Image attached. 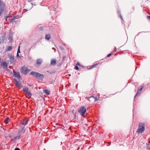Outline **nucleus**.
Segmentation results:
<instances>
[{
    "label": "nucleus",
    "instance_id": "f257e3e1",
    "mask_svg": "<svg viewBox=\"0 0 150 150\" xmlns=\"http://www.w3.org/2000/svg\"><path fill=\"white\" fill-rule=\"evenodd\" d=\"M145 124L144 122H140L139 124L137 132L138 133H142L145 130Z\"/></svg>",
    "mask_w": 150,
    "mask_h": 150
},
{
    "label": "nucleus",
    "instance_id": "f03ea898",
    "mask_svg": "<svg viewBox=\"0 0 150 150\" xmlns=\"http://www.w3.org/2000/svg\"><path fill=\"white\" fill-rule=\"evenodd\" d=\"M5 3L0 0V16L1 15V13L5 10Z\"/></svg>",
    "mask_w": 150,
    "mask_h": 150
},
{
    "label": "nucleus",
    "instance_id": "7ed1b4c3",
    "mask_svg": "<svg viewBox=\"0 0 150 150\" xmlns=\"http://www.w3.org/2000/svg\"><path fill=\"white\" fill-rule=\"evenodd\" d=\"M86 111V108L84 106H81L79 109L78 112L83 117H85V116L84 115Z\"/></svg>",
    "mask_w": 150,
    "mask_h": 150
},
{
    "label": "nucleus",
    "instance_id": "20e7f679",
    "mask_svg": "<svg viewBox=\"0 0 150 150\" xmlns=\"http://www.w3.org/2000/svg\"><path fill=\"white\" fill-rule=\"evenodd\" d=\"M23 91L26 95L31 97L32 95V93L31 92V91L27 87H25L23 88Z\"/></svg>",
    "mask_w": 150,
    "mask_h": 150
},
{
    "label": "nucleus",
    "instance_id": "39448f33",
    "mask_svg": "<svg viewBox=\"0 0 150 150\" xmlns=\"http://www.w3.org/2000/svg\"><path fill=\"white\" fill-rule=\"evenodd\" d=\"M21 73L24 74H28L30 71L27 67L25 66H23L21 69Z\"/></svg>",
    "mask_w": 150,
    "mask_h": 150
},
{
    "label": "nucleus",
    "instance_id": "423d86ee",
    "mask_svg": "<svg viewBox=\"0 0 150 150\" xmlns=\"http://www.w3.org/2000/svg\"><path fill=\"white\" fill-rule=\"evenodd\" d=\"M25 131V127H23L20 129L18 132V134H19L17 136L15 137L14 138L15 139H19L21 138L20 136L22 134H23Z\"/></svg>",
    "mask_w": 150,
    "mask_h": 150
},
{
    "label": "nucleus",
    "instance_id": "0eeeda50",
    "mask_svg": "<svg viewBox=\"0 0 150 150\" xmlns=\"http://www.w3.org/2000/svg\"><path fill=\"white\" fill-rule=\"evenodd\" d=\"M14 81H15L16 85L18 88H20L22 87L21 85V83L19 81H17L15 79H14Z\"/></svg>",
    "mask_w": 150,
    "mask_h": 150
},
{
    "label": "nucleus",
    "instance_id": "6e6552de",
    "mask_svg": "<svg viewBox=\"0 0 150 150\" xmlns=\"http://www.w3.org/2000/svg\"><path fill=\"white\" fill-rule=\"evenodd\" d=\"M30 74L34 76V77H36L37 76V75H39V73L38 72H36L35 71H31L30 73Z\"/></svg>",
    "mask_w": 150,
    "mask_h": 150
},
{
    "label": "nucleus",
    "instance_id": "1a4fd4ad",
    "mask_svg": "<svg viewBox=\"0 0 150 150\" xmlns=\"http://www.w3.org/2000/svg\"><path fill=\"white\" fill-rule=\"evenodd\" d=\"M10 59H11L10 60V63H13L14 62V57L12 56V55H10Z\"/></svg>",
    "mask_w": 150,
    "mask_h": 150
},
{
    "label": "nucleus",
    "instance_id": "9d476101",
    "mask_svg": "<svg viewBox=\"0 0 150 150\" xmlns=\"http://www.w3.org/2000/svg\"><path fill=\"white\" fill-rule=\"evenodd\" d=\"M36 77L39 79H42L44 77L43 75L42 74L39 73V75H38Z\"/></svg>",
    "mask_w": 150,
    "mask_h": 150
},
{
    "label": "nucleus",
    "instance_id": "9b49d317",
    "mask_svg": "<svg viewBox=\"0 0 150 150\" xmlns=\"http://www.w3.org/2000/svg\"><path fill=\"white\" fill-rule=\"evenodd\" d=\"M14 76L18 78H20V75L19 72H15L14 73Z\"/></svg>",
    "mask_w": 150,
    "mask_h": 150
},
{
    "label": "nucleus",
    "instance_id": "f8f14e48",
    "mask_svg": "<svg viewBox=\"0 0 150 150\" xmlns=\"http://www.w3.org/2000/svg\"><path fill=\"white\" fill-rule=\"evenodd\" d=\"M56 63V60L54 59H52L51 62V64L52 65H54Z\"/></svg>",
    "mask_w": 150,
    "mask_h": 150
},
{
    "label": "nucleus",
    "instance_id": "ddd939ff",
    "mask_svg": "<svg viewBox=\"0 0 150 150\" xmlns=\"http://www.w3.org/2000/svg\"><path fill=\"white\" fill-rule=\"evenodd\" d=\"M42 62V59H38L36 60V63L38 64H41Z\"/></svg>",
    "mask_w": 150,
    "mask_h": 150
},
{
    "label": "nucleus",
    "instance_id": "4468645a",
    "mask_svg": "<svg viewBox=\"0 0 150 150\" xmlns=\"http://www.w3.org/2000/svg\"><path fill=\"white\" fill-rule=\"evenodd\" d=\"M28 121V120L27 119H24L23 120L22 122H21V123L23 125H25L27 124Z\"/></svg>",
    "mask_w": 150,
    "mask_h": 150
},
{
    "label": "nucleus",
    "instance_id": "2eb2a0df",
    "mask_svg": "<svg viewBox=\"0 0 150 150\" xmlns=\"http://www.w3.org/2000/svg\"><path fill=\"white\" fill-rule=\"evenodd\" d=\"M50 38V35L49 34H46L45 36V39L47 40H49Z\"/></svg>",
    "mask_w": 150,
    "mask_h": 150
},
{
    "label": "nucleus",
    "instance_id": "dca6fc26",
    "mask_svg": "<svg viewBox=\"0 0 150 150\" xmlns=\"http://www.w3.org/2000/svg\"><path fill=\"white\" fill-rule=\"evenodd\" d=\"M12 47L11 46H8L7 47L5 51L6 52L12 50Z\"/></svg>",
    "mask_w": 150,
    "mask_h": 150
},
{
    "label": "nucleus",
    "instance_id": "f3484780",
    "mask_svg": "<svg viewBox=\"0 0 150 150\" xmlns=\"http://www.w3.org/2000/svg\"><path fill=\"white\" fill-rule=\"evenodd\" d=\"M19 18V16H14L13 17V18L11 20V22H13V21H14V20L15 19H16Z\"/></svg>",
    "mask_w": 150,
    "mask_h": 150
},
{
    "label": "nucleus",
    "instance_id": "a211bd4d",
    "mask_svg": "<svg viewBox=\"0 0 150 150\" xmlns=\"http://www.w3.org/2000/svg\"><path fill=\"white\" fill-rule=\"evenodd\" d=\"M2 64L1 65V66H4L6 67H7L8 65L7 63L5 62H2Z\"/></svg>",
    "mask_w": 150,
    "mask_h": 150
},
{
    "label": "nucleus",
    "instance_id": "6ab92c4d",
    "mask_svg": "<svg viewBox=\"0 0 150 150\" xmlns=\"http://www.w3.org/2000/svg\"><path fill=\"white\" fill-rule=\"evenodd\" d=\"M143 89V87H142L141 88H140L138 91L137 92V94L136 95H135V96H134V99L135 98V97H136V96H137L138 94L139 93V92H140Z\"/></svg>",
    "mask_w": 150,
    "mask_h": 150
},
{
    "label": "nucleus",
    "instance_id": "aec40b11",
    "mask_svg": "<svg viewBox=\"0 0 150 150\" xmlns=\"http://www.w3.org/2000/svg\"><path fill=\"white\" fill-rule=\"evenodd\" d=\"M45 93L47 95H49L50 93V92L47 89H45L44 90Z\"/></svg>",
    "mask_w": 150,
    "mask_h": 150
},
{
    "label": "nucleus",
    "instance_id": "412c9836",
    "mask_svg": "<svg viewBox=\"0 0 150 150\" xmlns=\"http://www.w3.org/2000/svg\"><path fill=\"white\" fill-rule=\"evenodd\" d=\"M47 72H48L49 74H52L53 73H54L55 72V71L54 70L53 71H47Z\"/></svg>",
    "mask_w": 150,
    "mask_h": 150
},
{
    "label": "nucleus",
    "instance_id": "4be33fe9",
    "mask_svg": "<svg viewBox=\"0 0 150 150\" xmlns=\"http://www.w3.org/2000/svg\"><path fill=\"white\" fill-rule=\"evenodd\" d=\"M4 42V40L3 38L2 37H0V44L3 43Z\"/></svg>",
    "mask_w": 150,
    "mask_h": 150
},
{
    "label": "nucleus",
    "instance_id": "5701e85b",
    "mask_svg": "<svg viewBox=\"0 0 150 150\" xmlns=\"http://www.w3.org/2000/svg\"><path fill=\"white\" fill-rule=\"evenodd\" d=\"M92 97H93V98H94L95 99V101H97L98 100V99L97 97L95 98L93 96H91V97H89L88 98H92Z\"/></svg>",
    "mask_w": 150,
    "mask_h": 150
},
{
    "label": "nucleus",
    "instance_id": "b1692460",
    "mask_svg": "<svg viewBox=\"0 0 150 150\" xmlns=\"http://www.w3.org/2000/svg\"><path fill=\"white\" fill-rule=\"evenodd\" d=\"M9 120V118L7 117L6 118V120H5V122L6 124H7L8 123V121Z\"/></svg>",
    "mask_w": 150,
    "mask_h": 150
},
{
    "label": "nucleus",
    "instance_id": "393cba45",
    "mask_svg": "<svg viewBox=\"0 0 150 150\" xmlns=\"http://www.w3.org/2000/svg\"><path fill=\"white\" fill-rule=\"evenodd\" d=\"M119 13L120 14V18L121 19L122 21H124V20H123V18H122V15H121V13H120V11H119Z\"/></svg>",
    "mask_w": 150,
    "mask_h": 150
},
{
    "label": "nucleus",
    "instance_id": "a878e982",
    "mask_svg": "<svg viewBox=\"0 0 150 150\" xmlns=\"http://www.w3.org/2000/svg\"><path fill=\"white\" fill-rule=\"evenodd\" d=\"M20 46H19L18 47V50L17 51V53L18 54V53H20Z\"/></svg>",
    "mask_w": 150,
    "mask_h": 150
},
{
    "label": "nucleus",
    "instance_id": "bb28decb",
    "mask_svg": "<svg viewBox=\"0 0 150 150\" xmlns=\"http://www.w3.org/2000/svg\"><path fill=\"white\" fill-rule=\"evenodd\" d=\"M112 55V54L111 53H110L108 54L107 56V57H108L111 56Z\"/></svg>",
    "mask_w": 150,
    "mask_h": 150
},
{
    "label": "nucleus",
    "instance_id": "cd10ccee",
    "mask_svg": "<svg viewBox=\"0 0 150 150\" xmlns=\"http://www.w3.org/2000/svg\"><path fill=\"white\" fill-rule=\"evenodd\" d=\"M75 69L77 70H78L79 69V67L77 66H76L75 67Z\"/></svg>",
    "mask_w": 150,
    "mask_h": 150
},
{
    "label": "nucleus",
    "instance_id": "c85d7f7f",
    "mask_svg": "<svg viewBox=\"0 0 150 150\" xmlns=\"http://www.w3.org/2000/svg\"><path fill=\"white\" fill-rule=\"evenodd\" d=\"M15 150H20V149L18 148H16L15 149Z\"/></svg>",
    "mask_w": 150,
    "mask_h": 150
},
{
    "label": "nucleus",
    "instance_id": "c756f323",
    "mask_svg": "<svg viewBox=\"0 0 150 150\" xmlns=\"http://www.w3.org/2000/svg\"><path fill=\"white\" fill-rule=\"evenodd\" d=\"M117 49L115 47V48L114 49V50H113V52L114 51L115 52L116 51Z\"/></svg>",
    "mask_w": 150,
    "mask_h": 150
},
{
    "label": "nucleus",
    "instance_id": "7c9ffc66",
    "mask_svg": "<svg viewBox=\"0 0 150 150\" xmlns=\"http://www.w3.org/2000/svg\"><path fill=\"white\" fill-rule=\"evenodd\" d=\"M96 65H93L92 67H91V69L92 68H93L94 67L96 66Z\"/></svg>",
    "mask_w": 150,
    "mask_h": 150
},
{
    "label": "nucleus",
    "instance_id": "2f4dec72",
    "mask_svg": "<svg viewBox=\"0 0 150 150\" xmlns=\"http://www.w3.org/2000/svg\"><path fill=\"white\" fill-rule=\"evenodd\" d=\"M147 18L150 20V16H147Z\"/></svg>",
    "mask_w": 150,
    "mask_h": 150
},
{
    "label": "nucleus",
    "instance_id": "473e14b6",
    "mask_svg": "<svg viewBox=\"0 0 150 150\" xmlns=\"http://www.w3.org/2000/svg\"><path fill=\"white\" fill-rule=\"evenodd\" d=\"M60 48L62 50H63V49H64V48L63 47H62V46H60Z\"/></svg>",
    "mask_w": 150,
    "mask_h": 150
},
{
    "label": "nucleus",
    "instance_id": "72a5a7b5",
    "mask_svg": "<svg viewBox=\"0 0 150 150\" xmlns=\"http://www.w3.org/2000/svg\"><path fill=\"white\" fill-rule=\"evenodd\" d=\"M74 118H76V114H74Z\"/></svg>",
    "mask_w": 150,
    "mask_h": 150
},
{
    "label": "nucleus",
    "instance_id": "f704fd0d",
    "mask_svg": "<svg viewBox=\"0 0 150 150\" xmlns=\"http://www.w3.org/2000/svg\"><path fill=\"white\" fill-rule=\"evenodd\" d=\"M16 56H17V57H18V56H19L18 54L17 53V55H16Z\"/></svg>",
    "mask_w": 150,
    "mask_h": 150
},
{
    "label": "nucleus",
    "instance_id": "c9c22d12",
    "mask_svg": "<svg viewBox=\"0 0 150 150\" xmlns=\"http://www.w3.org/2000/svg\"><path fill=\"white\" fill-rule=\"evenodd\" d=\"M79 65V63H77L76 64V65Z\"/></svg>",
    "mask_w": 150,
    "mask_h": 150
},
{
    "label": "nucleus",
    "instance_id": "e433bc0d",
    "mask_svg": "<svg viewBox=\"0 0 150 150\" xmlns=\"http://www.w3.org/2000/svg\"><path fill=\"white\" fill-rule=\"evenodd\" d=\"M6 70H7V71H9V69H8V68H7V69H6Z\"/></svg>",
    "mask_w": 150,
    "mask_h": 150
},
{
    "label": "nucleus",
    "instance_id": "4c0bfd02",
    "mask_svg": "<svg viewBox=\"0 0 150 150\" xmlns=\"http://www.w3.org/2000/svg\"><path fill=\"white\" fill-rule=\"evenodd\" d=\"M7 17H6V18H5L6 20V19H7Z\"/></svg>",
    "mask_w": 150,
    "mask_h": 150
},
{
    "label": "nucleus",
    "instance_id": "58836bf2",
    "mask_svg": "<svg viewBox=\"0 0 150 150\" xmlns=\"http://www.w3.org/2000/svg\"><path fill=\"white\" fill-rule=\"evenodd\" d=\"M30 86H31V85H29Z\"/></svg>",
    "mask_w": 150,
    "mask_h": 150
}]
</instances>
